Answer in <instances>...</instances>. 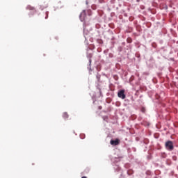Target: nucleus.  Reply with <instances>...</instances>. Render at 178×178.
<instances>
[{
  "mask_svg": "<svg viewBox=\"0 0 178 178\" xmlns=\"http://www.w3.org/2000/svg\"><path fill=\"white\" fill-rule=\"evenodd\" d=\"M165 148L168 151H173L175 147L173 146V142L168 140L165 143Z\"/></svg>",
  "mask_w": 178,
  "mask_h": 178,
  "instance_id": "1",
  "label": "nucleus"
},
{
  "mask_svg": "<svg viewBox=\"0 0 178 178\" xmlns=\"http://www.w3.org/2000/svg\"><path fill=\"white\" fill-rule=\"evenodd\" d=\"M118 97L122 99H124L126 98V95H124V90H120L118 92Z\"/></svg>",
  "mask_w": 178,
  "mask_h": 178,
  "instance_id": "2",
  "label": "nucleus"
},
{
  "mask_svg": "<svg viewBox=\"0 0 178 178\" xmlns=\"http://www.w3.org/2000/svg\"><path fill=\"white\" fill-rule=\"evenodd\" d=\"M120 143V140L119 139H115V140H111L110 141V144L111 145H119Z\"/></svg>",
  "mask_w": 178,
  "mask_h": 178,
  "instance_id": "3",
  "label": "nucleus"
},
{
  "mask_svg": "<svg viewBox=\"0 0 178 178\" xmlns=\"http://www.w3.org/2000/svg\"><path fill=\"white\" fill-rule=\"evenodd\" d=\"M26 9L28 10H31L32 11L33 14H31V15H34V13H35V12H36L35 8L34 7L31 6H28L26 7Z\"/></svg>",
  "mask_w": 178,
  "mask_h": 178,
  "instance_id": "4",
  "label": "nucleus"
},
{
  "mask_svg": "<svg viewBox=\"0 0 178 178\" xmlns=\"http://www.w3.org/2000/svg\"><path fill=\"white\" fill-rule=\"evenodd\" d=\"M63 119H67L69 118V114H67V113H63Z\"/></svg>",
  "mask_w": 178,
  "mask_h": 178,
  "instance_id": "5",
  "label": "nucleus"
},
{
  "mask_svg": "<svg viewBox=\"0 0 178 178\" xmlns=\"http://www.w3.org/2000/svg\"><path fill=\"white\" fill-rule=\"evenodd\" d=\"M80 17H83V19H84V17H86V10H83L80 15Z\"/></svg>",
  "mask_w": 178,
  "mask_h": 178,
  "instance_id": "6",
  "label": "nucleus"
},
{
  "mask_svg": "<svg viewBox=\"0 0 178 178\" xmlns=\"http://www.w3.org/2000/svg\"><path fill=\"white\" fill-rule=\"evenodd\" d=\"M45 19H48V13H46V17Z\"/></svg>",
  "mask_w": 178,
  "mask_h": 178,
  "instance_id": "7",
  "label": "nucleus"
},
{
  "mask_svg": "<svg viewBox=\"0 0 178 178\" xmlns=\"http://www.w3.org/2000/svg\"><path fill=\"white\" fill-rule=\"evenodd\" d=\"M99 109H102V106H99Z\"/></svg>",
  "mask_w": 178,
  "mask_h": 178,
  "instance_id": "8",
  "label": "nucleus"
},
{
  "mask_svg": "<svg viewBox=\"0 0 178 178\" xmlns=\"http://www.w3.org/2000/svg\"><path fill=\"white\" fill-rule=\"evenodd\" d=\"M81 178H87V177H82Z\"/></svg>",
  "mask_w": 178,
  "mask_h": 178,
  "instance_id": "9",
  "label": "nucleus"
},
{
  "mask_svg": "<svg viewBox=\"0 0 178 178\" xmlns=\"http://www.w3.org/2000/svg\"><path fill=\"white\" fill-rule=\"evenodd\" d=\"M90 63H91V60H90Z\"/></svg>",
  "mask_w": 178,
  "mask_h": 178,
  "instance_id": "10",
  "label": "nucleus"
},
{
  "mask_svg": "<svg viewBox=\"0 0 178 178\" xmlns=\"http://www.w3.org/2000/svg\"><path fill=\"white\" fill-rule=\"evenodd\" d=\"M142 111L144 112V110H143Z\"/></svg>",
  "mask_w": 178,
  "mask_h": 178,
  "instance_id": "11",
  "label": "nucleus"
}]
</instances>
